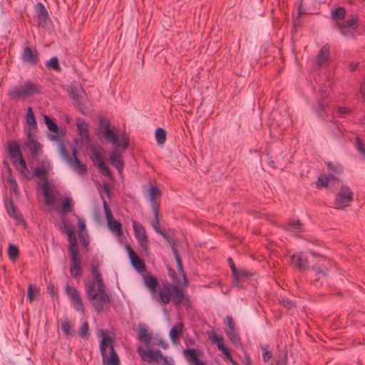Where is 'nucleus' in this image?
<instances>
[{"mask_svg":"<svg viewBox=\"0 0 365 365\" xmlns=\"http://www.w3.org/2000/svg\"><path fill=\"white\" fill-rule=\"evenodd\" d=\"M36 15L38 19V26L46 27L49 20V15L44 5L38 2L35 6Z\"/></svg>","mask_w":365,"mask_h":365,"instance_id":"obj_16","label":"nucleus"},{"mask_svg":"<svg viewBox=\"0 0 365 365\" xmlns=\"http://www.w3.org/2000/svg\"><path fill=\"white\" fill-rule=\"evenodd\" d=\"M69 96L73 100V106L82 113L86 114L88 112L86 103L82 95H86L83 88H71L68 91Z\"/></svg>","mask_w":365,"mask_h":365,"instance_id":"obj_7","label":"nucleus"},{"mask_svg":"<svg viewBox=\"0 0 365 365\" xmlns=\"http://www.w3.org/2000/svg\"><path fill=\"white\" fill-rule=\"evenodd\" d=\"M292 264L300 271H304L309 266L308 257L303 252L294 254L291 257Z\"/></svg>","mask_w":365,"mask_h":365,"instance_id":"obj_15","label":"nucleus"},{"mask_svg":"<svg viewBox=\"0 0 365 365\" xmlns=\"http://www.w3.org/2000/svg\"><path fill=\"white\" fill-rule=\"evenodd\" d=\"M41 86L27 81L23 86H15L8 91V96L13 100L18 101L26 98L39 94L41 93Z\"/></svg>","mask_w":365,"mask_h":365,"instance_id":"obj_4","label":"nucleus"},{"mask_svg":"<svg viewBox=\"0 0 365 365\" xmlns=\"http://www.w3.org/2000/svg\"><path fill=\"white\" fill-rule=\"evenodd\" d=\"M78 334L83 339H88L89 336V327L87 322H85L81 324Z\"/></svg>","mask_w":365,"mask_h":365,"instance_id":"obj_52","label":"nucleus"},{"mask_svg":"<svg viewBox=\"0 0 365 365\" xmlns=\"http://www.w3.org/2000/svg\"><path fill=\"white\" fill-rule=\"evenodd\" d=\"M70 254V274L73 278L80 277L82 274V265L78 248L68 250Z\"/></svg>","mask_w":365,"mask_h":365,"instance_id":"obj_9","label":"nucleus"},{"mask_svg":"<svg viewBox=\"0 0 365 365\" xmlns=\"http://www.w3.org/2000/svg\"><path fill=\"white\" fill-rule=\"evenodd\" d=\"M224 323L227 326V328L225 330H232L234 329H236L235 327V323L233 320V318L230 315H227L225 320Z\"/></svg>","mask_w":365,"mask_h":365,"instance_id":"obj_59","label":"nucleus"},{"mask_svg":"<svg viewBox=\"0 0 365 365\" xmlns=\"http://www.w3.org/2000/svg\"><path fill=\"white\" fill-rule=\"evenodd\" d=\"M161 236L169 243L173 255H175V253H178V250H177V245H178L177 240H175L167 232L162 233Z\"/></svg>","mask_w":365,"mask_h":365,"instance_id":"obj_45","label":"nucleus"},{"mask_svg":"<svg viewBox=\"0 0 365 365\" xmlns=\"http://www.w3.org/2000/svg\"><path fill=\"white\" fill-rule=\"evenodd\" d=\"M103 210L105 212L106 220L108 221L111 219L113 220V218H114L113 215L112 213V211H111L108 202L105 200H103Z\"/></svg>","mask_w":365,"mask_h":365,"instance_id":"obj_58","label":"nucleus"},{"mask_svg":"<svg viewBox=\"0 0 365 365\" xmlns=\"http://www.w3.org/2000/svg\"><path fill=\"white\" fill-rule=\"evenodd\" d=\"M329 104L327 102L324 100L318 101V108L317 109V114L319 117L323 118L324 120L327 117V108H328Z\"/></svg>","mask_w":365,"mask_h":365,"instance_id":"obj_46","label":"nucleus"},{"mask_svg":"<svg viewBox=\"0 0 365 365\" xmlns=\"http://www.w3.org/2000/svg\"><path fill=\"white\" fill-rule=\"evenodd\" d=\"M138 339L140 341L144 342L145 344L148 345L150 344L153 334L148 332V327L146 324L143 323L138 324Z\"/></svg>","mask_w":365,"mask_h":365,"instance_id":"obj_24","label":"nucleus"},{"mask_svg":"<svg viewBox=\"0 0 365 365\" xmlns=\"http://www.w3.org/2000/svg\"><path fill=\"white\" fill-rule=\"evenodd\" d=\"M133 227L135 237L140 245L143 250H146L148 246V237L144 227L136 221L133 222Z\"/></svg>","mask_w":365,"mask_h":365,"instance_id":"obj_12","label":"nucleus"},{"mask_svg":"<svg viewBox=\"0 0 365 365\" xmlns=\"http://www.w3.org/2000/svg\"><path fill=\"white\" fill-rule=\"evenodd\" d=\"M96 289V282L91 281L86 285V294L89 301L91 302H96L98 299V293L95 291Z\"/></svg>","mask_w":365,"mask_h":365,"instance_id":"obj_36","label":"nucleus"},{"mask_svg":"<svg viewBox=\"0 0 365 365\" xmlns=\"http://www.w3.org/2000/svg\"><path fill=\"white\" fill-rule=\"evenodd\" d=\"M329 185H330V182L324 176L319 177L318 178V180L317 182V185L318 188L325 187L329 186Z\"/></svg>","mask_w":365,"mask_h":365,"instance_id":"obj_62","label":"nucleus"},{"mask_svg":"<svg viewBox=\"0 0 365 365\" xmlns=\"http://www.w3.org/2000/svg\"><path fill=\"white\" fill-rule=\"evenodd\" d=\"M51 140H56L58 144V152L61 157L75 172L79 175H84L87 173L88 168L86 164L81 163L77 158L78 153V144L79 138H73L71 145V155L69 154L64 143V138H50Z\"/></svg>","mask_w":365,"mask_h":365,"instance_id":"obj_2","label":"nucleus"},{"mask_svg":"<svg viewBox=\"0 0 365 365\" xmlns=\"http://www.w3.org/2000/svg\"><path fill=\"white\" fill-rule=\"evenodd\" d=\"M39 186L43 190L45 205L47 207H53L55 204L56 199L50 191V185L48 182L46 181L41 184H39Z\"/></svg>","mask_w":365,"mask_h":365,"instance_id":"obj_20","label":"nucleus"},{"mask_svg":"<svg viewBox=\"0 0 365 365\" xmlns=\"http://www.w3.org/2000/svg\"><path fill=\"white\" fill-rule=\"evenodd\" d=\"M39 294V289L31 284L29 285L27 289V299L29 302H32Z\"/></svg>","mask_w":365,"mask_h":365,"instance_id":"obj_48","label":"nucleus"},{"mask_svg":"<svg viewBox=\"0 0 365 365\" xmlns=\"http://www.w3.org/2000/svg\"><path fill=\"white\" fill-rule=\"evenodd\" d=\"M20 164L21 168L20 172L21 173L25 176L28 180H31L32 178V176L29 175V170L27 168L26 161L24 160L23 158H21L20 161L18 162Z\"/></svg>","mask_w":365,"mask_h":365,"instance_id":"obj_51","label":"nucleus"},{"mask_svg":"<svg viewBox=\"0 0 365 365\" xmlns=\"http://www.w3.org/2000/svg\"><path fill=\"white\" fill-rule=\"evenodd\" d=\"M73 210V204L71 198L66 197L61 203V212L63 214L71 212Z\"/></svg>","mask_w":365,"mask_h":365,"instance_id":"obj_47","label":"nucleus"},{"mask_svg":"<svg viewBox=\"0 0 365 365\" xmlns=\"http://www.w3.org/2000/svg\"><path fill=\"white\" fill-rule=\"evenodd\" d=\"M209 338L213 344L217 345L220 351L226 347L224 344L223 338L222 336H219L215 332L212 331L209 336Z\"/></svg>","mask_w":365,"mask_h":365,"instance_id":"obj_42","label":"nucleus"},{"mask_svg":"<svg viewBox=\"0 0 365 365\" xmlns=\"http://www.w3.org/2000/svg\"><path fill=\"white\" fill-rule=\"evenodd\" d=\"M183 353L187 356L189 363L192 365H205L199 359L195 349H185L183 350Z\"/></svg>","mask_w":365,"mask_h":365,"instance_id":"obj_29","label":"nucleus"},{"mask_svg":"<svg viewBox=\"0 0 365 365\" xmlns=\"http://www.w3.org/2000/svg\"><path fill=\"white\" fill-rule=\"evenodd\" d=\"M62 229L63 230V232L68 236V240L69 242L68 250L78 249V245L73 226L64 221Z\"/></svg>","mask_w":365,"mask_h":365,"instance_id":"obj_17","label":"nucleus"},{"mask_svg":"<svg viewBox=\"0 0 365 365\" xmlns=\"http://www.w3.org/2000/svg\"><path fill=\"white\" fill-rule=\"evenodd\" d=\"M161 195V192L158 187L155 186H151L149 189V197L150 201L151 203V207L153 209V205H160L159 203H158L156 198L158 197H160Z\"/></svg>","mask_w":365,"mask_h":365,"instance_id":"obj_40","label":"nucleus"},{"mask_svg":"<svg viewBox=\"0 0 365 365\" xmlns=\"http://www.w3.org/2000/svg\"><path fill=\"white\" fill-rule=\"evenodd\" d=\"M346 11L344 7L339 6L335 10L331 11V19L336 22L344 20L346 16Z\"/></svg>","mask_w":365,"mask_h":365,"instance_id":"obj_39","label":"nucleus"},{"mask_svg":"<svg viewBox=\"0 0 365 365\" xmlns=\"http://www.w3.org/2000/svg\"><path fill=\"white\" fill-rule=\"evenodd\" d=\"M237 274H238L237 276H233L234 284L237 286L240 285V282L244 281L252 276V274L249 270L245 269H238Z\"/></svg>","mask_w":365,"mask_h":365,"instance_id":"obj_38","label":"nucleus"},{"mask_svg":"<svg viewBox=\"0 0 365 365\" xmlns=\"http://www.w3.org/2000/svg\"><path fill=\"white\" fill-rule=\"evenodd\" d=\"M100 262L96 257H93L91 264V274L93 277V281H97L98 279H101L102 276L99 271Z\"/></svg>","mask_w":365,"mask_h":365,"instance_id":"obj_37","label":"nucleus"},{"mask_svg":"<svg viewBox=\"0 0 365 365\" xmlns=\"http://www.w3.org/2000/svg\"><path fill=\"white\" fill-rule=\"evenodd\" d=\"M354 200V192L347 185H342L336 195L334 203L337 208L342 209L349 206Z\"/></svg>","mask_w":365,"mask_h":365,"instance_id":"obj_5","label":"nucleus"},{"mask_svg":"<svg viewBox=\"0 0 365 365\" xmlns=\"http://www.w3.org/2000/svg\"><path fill=\"white\" fill-rule=\"evenodd\" d=\"M76 126L80 137H90L88 123L81 118L76 119Z\"/></svg>","mask_w":365,"mask_h":365,"instance_id":"obj_35","label":"nucleus"},{"mask_svg":"<svg viewBox=\"0 0 365 365\" xmlns=\"http://www.w3.org/2000/svg\"><path fill=\"white\" fill-rule=\"evenodd\" d=\"M284 229L288 231L302 232V224L299 220L289 221L284 225Z\"/></svg>","mask_w":365,"mask_h":365,"instance_id":"obj_44","label":"nucleus"},{"mask_svg":"<svg viewBox=\"0 0 365 365\" xmlns=\"http://www.w3.org/2000/svg\"><path fill=\"white\" fill-rule=\"evenodd\" d=\"M154 218L151 222V225H159L160 224V220H159V215H160V205H153V209H152Z\"/></svg>","mask_w":365,"mask_h":365,"instance_id":"obj_55","label":"nucleus"},{"mask_svg":"<svg viewBox=\"0 0 365 365\" xmlns=\"http://www.w3.org/2000/svg\"><path fill=\"white\" fill-rule=\"evenodd\" d=\"M5 207L10 217L14 219L18 222L24 221L23 216L19 212L12 197H10L7 202H5Z\"/></svg>","mask_w":365,"mask_h":365,"instance_id":"obj_19","label":"nucleus"},{"mask_svg":"<svg viewBox=\"0 0 365 365\" xmlns=\"http://www.w3.org/2000/svg\"><path fill=\"white\" fill-rule=\"evenodd\" d=\"M225 334L234 345L237 346L241 344V339L239 334L237 333L236 329L225 330Z\"/></svg>","mask_w":365,"mask_h":365,"instance_id":"obj_41","label":"nucleus"},{"mask_svg":"<svg viewBox=\"0 0 365 365\" xmlns=\"http://www.w3.org/2000/svg\"><path fill=\"white\" fill-rule=\"evenodd\" d=\"M356 148L359 150V152L365 158V147L363 145L361 138H356Z\"/></svg>","mask_w":365,"mask_h":365,"instance_id":"obj_64","label":"nucleus"},{"mask_svg":"<svg viewBox=\"0 0 365 365\" xmlns=\"http://www.w3.org/2000/svg\"><path fill=\"white\" fill-rule=\"evenodd\" d=\"M108 228L118 237L123 235L122 224L115 218L107 221Z\"/></svg>","mask_w":365,"mask_h":365,"instance_id":"obj_34","label":"nucleus"},{"mask_svg":"<svg viewBox=\"0 0 365 365\" xmlns=\"http://www.w3.org/2000/svg\"><path fill=\"white\" fill-rule=\"evenodd\" d=\"M21 59L24 63L34 66L39 61L38 52L36 48L32 49L29 46H26L23 50Z\"/></svg>","mask_w":365,"mask_h":365,"instance_id":"obj_14","label":"nucleus"},{"mask_svg":"<svg viewBox=\"0 0 365 365\" xmlns=\"http://www.w3.org/2000/svg\"><path fill=\"white\" fill-rule=\"evenodd\" d=\"M287 355L284 354H280L277 359L274 361V363H272V365H287Z\"/></svg>","mask_w":365,"mask_h":365,"instance_id":"obj_60","label":"nucleus"},{"mask_svg":"<svg viewBox=\"0 0 365 365\" xmlns=\"http://www.w3.org/2000/svg\"><path fill=\"white\" fill-rule=\"evenodd\" d=\"M46 66L48 68H52L57 72L61 71V68L59 65L58 59L56 56L51 57L48 61H46Z\"/></svg>","mask_w":365,"mask_h":365,"instance_id":"obj_50","label":"nucleus"},{"mask_svg":"<svg viewBox=\"0 0 365 365\" xmlns=\"http://www.w3.org/2000/svg\"><path fill=\"white\" fill-rule=\"evenodd\" d=\"M138 352L141 356L142 359L145 361L151 363L153 361H159L160 359H163L165 364L168 363V357L163 356L160 350H144L142 347L138 348Z\"/></svg>","mask_w":365,"mask_h":365,"instance_id":"obj_11","label":"nucleus"},{"mask_svg":"<svg viewBox=\"0 0 365 365\" xmlns=\"http://www.w3.org/2000/svg\"><path fill=\"white\" fill-rule=\"evenodd\" d=\"M145 286L148 288L153 296L157 294V287L158 285V279L153 274L148 273L143 277Z\"/></svg>","mask_w":365,"mask_h":365,"instance_id":"obj_22","label":"nucleus"},{"mask_svg":"<svg viewBox=\"0 0 365 365\" xmlns=\"http://www.w3.org/2000/svg\"><path fill=\"white\" fill-rule=\"evenodd\" d=\"M184 325L182 322L174 325L170 330L169 336L171 341L175 344L180 338L183 332Z\"/></svg>","mask_w":365,"mask_h":365,"instance_id":"obj_27","label":"nucleus"},{"mask_svg":"<svg viewBox=\"0 0 365 365\" xmlns=\"http://www.w3.org/2000/svg\"><path fill=\"white\" fill-rule=\"evenodd\" d=\"M174 257H175L176 263H177L178 273H179V274H180L182 276V279H183L182 284L185 287H186L189 284V280L187 277L186 272L184 271L181 257H180L178 253H175L174 255Z\"/></svg>","mask_w":365,"mask_h":365,"instance_id":"obj_32","label":"nucleus"},{"mask_svg":"<svg viewBox=\"0 0 365 365\" xmlns=\"http://www.w3.org/2000/svg\"><path fill=\"white\" fill-rule=\"evenodd\" d=\"M74 324L68 319H64L61 320V329L62 331L63 332L64 335L66 336H73L74 335V331H73Z\"/></svg>","mask_w":365,"mask_h":365,"instance_id":"obj_33","label":"nucleus"},{"mask_svg":"<svg viewBox=\"0 0 365 365\" xmlns=\"http://www.w3.org/2000/svg\"><path fill=\"white\" fill-rule=\"evenodd\" d=\"M8 256L11 261L16 260L19 256V250L17 246L9 244L8 247Z\"/></svg>","mask_w":365,"mask_h":365,"instance_id":"obj_49","label":"nucleus"},{"mask_svg":"<svg viewBox=\"0 0 365 365\" xmlns=\"http://www.w3.org/2000/svg\"><path fill=\"white\" fill-rule=\"evenodd\" d=\"M79 240L84 248H87L89 245L88 236L87 234L79 233Z\"/></svg>","mask_w":365,"mask_h":365,"instance_id":"obj_61","label":"nucleus"},{"mask_svg":"<svg viewBox=\"0 0 365 365\" xmlns=\"http://www.w3.org/2000/svg\"><path fill=\"white\" fill-rule=\"evenodd\" d=\"M108 140L113 148V151H117V153L123 154L128 148L130 138H106Z\"/></svg>","mask_w":365,"mask_h":365,"instance_id":"obj_18","label":"nucleus"},{"mask_svg":"<svg viewBox=\"0 0 365 365\" xmlns=\"http://www.w3.org/2000/svg\"><path fill=\"white\" fill-rule=\"evenodd\" d=\"M102 339L99 344L103 365H120V359L114 349L113 339L103 330L99 331Z\"/></svg>","mask_w":365,"mask_h":365,"instance_id":"obj_3","label":"nucleus"},{"mask_svg":"<svg viewBox=\"0 0 365 365\" xmlns=\"http://www.w3.org/2000/svg\"><path fill=\"white\" fill-rule=\"evenodd\" d=\"M95 282L98 289V298L96 302H93V306L98 313H101L103 311V305L110 303V297L106 291V285L103 279Z\"/></svg>","mask_w":365,"mask_h":365,"instance_id":"obj_6","label":"nucleus"},{"mask_svg":"<svg viewBox=\"0 0 365 365\" xmlns=\"http://www.w3.org/2000/svg\"><path fill=\"white\" fill-rule=\"evenodd\" d=\"M327 166L328 170L336 174L340 175L343 173V168L339 164H334L332 162H329L327 163Z\"/></svg>","mask_w":365,"mask_h":365,"instance_id":"obj_54","label":"nucleus"},{"mask_svg":"<svg viewBox=\"0 0 365 365\" xmlns=\"http://www.w3.org/2000/svg\"><path fill=\"white\" fill-rule=\"evenodd\" d=\"M167 270L173 283L165 281L162 284L158 293V301L162 304H168L172 299L176 306L182 304H187L190 303L189 297L185 294L175 271L170 267H167Z\"/></svg>","mask_w":365,"mask_h":365,"instance_id":"obj_1","label":"nucleus"},{"mask_svg":"<svg viewBox=\"0 0 365 365\" xmlns=\"http://www.w3.org/2000/svg\"><path fill=\"white\" fill-rule=\"evenodd\" d=\"M71 302H72V304L73 305V307L77 311L83 313L84 307H83V304L82 302L81 297L80 295L78 297H77V298H75V299H73V300H71Z\"/></svg>","mask_w":365,"mask_h":365,"instance_id":"obj_56","label":"nucleus"},{"mask_svg":"<svg viewBox=\"0 0 365 365\" xmlns=\"http://www.w3.org/2000/svg\"><path fill=\"white\" fill-rule=\"evenodd\" d=\"M91 159L93 161L94 165L98 168V171L106 177L111 176V171L110 168L105 164L103 156L96 148H92L91 150Z\"/></svg>","mask_w":365,"mask_h":365,"instance_id":"obj_10","label":"nucleus"},{"mask_svg":"<svg viewBox=\"0 0 365 365\" xmlns=\"http://www.w3.org/2000/svg\"><path fill=\"white\" fill-rule=\"evenodd\" d=\"M26 121L28 125L27 137H32V132H35L37 129V123L35 115L31 107H29L26 115Z\"/></svg>","mask_w":365,"mask_h":365,"instance_id":"obj_21","label":"nucleus"},{"mask_svg":"<svg viewBox=\"0 0 365 365\" xmlns=\"http://www.w3.org/2000/svg\"><path fill=\"white\" fill-rule=\"evenodd\" d=\"M9 153L10 155L11 161L14 164H16L20 161L21 158H23L19 145L17 143H14L13 144L9 145Z\"/></svg>","mask_w":365,"mask_h":365,"instance_id":"obj_26","label":"nucleus"},{"mask_svg":"<svg viewBox=\"0 0 365 365\" xmlns=\"http://www.w3.org/2000/svg\"><path fill=\"white\" fill-rule=\"evenodd\" d=\"M65 290L66 294L69 297L71 300L77 298V297L80 295L76 288L70 287L69 285L66 286Z\"/></svg>","mask_w":365,"mask_h":365,"instance_id":"obj_53","label":"nucleus"},{"mask_svg":"<svg viewBox=\"0 0 365 365\" xmlns=\"http://www.w3.org/2000/svg\"><path fill=\"white\" fill-rule=\"evenodd\" d=\"M111 165L119 172L124 168V162L122 159V154L117 153V151H112L109 155Z\"/></svg>","mask_w":365,"mask_h":365,"instance_id":"obj_30","label":"nucleus"},{"mask_svg":"<svg viewBox=\"0 0 365 365\" xmlns=\"http://www.w3.org/2000/svg\"><path fill=\"white\" fill-rule=\"evenodd\" d=\"M279 304L288 310H292L294 307V302L288 298H282L279 299Z\"/></svg>","mask_w":365,"mask_h":365,"instance_id":"obj_57","label":"nucleus"},{"mask_svg":"<svg viewBox=\"0 0 365 365\" xmlns=\"http://www.w3.org/2000/svg\"><path fill=\"white\" fill-rule=\"evenodd\" d=\"M43 118L48 130L54 133L48 134V137H60L58 135V126L54 119L46 114L43 115Z\"/></svg>","mask_w":365,"mask_h":365,"instance_id":"obj_25","label":"nucleus"},{"mask_svg":"<svg viewBox=\"0 0 365 365\" xmlns=\"http://www.w3.org/2000/svg\"><path fill=\"white\" fill-rule=\"evenodd\" d=\"M126 250L131 264L134 269L139 272H145L146 271V267L143 261L138 257L130 245H126Z\"/></svg>","mask_w":365,"mask_h":365,"instance_id":"obj_13","label":"nucleus"},{"mask_svg":"<svg viewBox=\"0 0 365 365\" xmlns=\"http://www.w3.org/2000/svg\"><path fill=\"white\" fill-rule=\"evenodd\" d=\"M28 141L26 146L30 150L31 155L33 158H36L39 155L42 145L40 143L36 140L34 138H27Z\"/></svg>","mask_w":365,"mask_h":365,"instance_id":"obj_31","label":"nucleus"},{"mask_svg":"<svg viewBox=\"0 0 365 365\" xmlns=\"http://www.w3.org/2000/svg\"><path fill=\"white\" fill-rule=\"evenodd\" d=\"M330 46L325 44L322 46L317 55L318 67L322 66L329 58Z\"/></svg>","mask_w":365,"mask_h":365,"instance_id":"obj_28","label":"nucleus"},{"mask_svg":"<svg viewBox=\"0 0 365 365\" xmlns=\"http://www.w3.org/2000/svg\"><path fill=\"white\" fill-rule=\"evenodd\" d=\"M48 173V169L44 166V163H43L41 167H36L34 170V175L37 177L41 180H46V176Z\"/></svg>","mask_w":365,"mask_h":365,"instance_id":"obj_43","label":"nucleus"},{"mask_svg":"<svg viewBox=\"0 0 365 365\" xmlns=\"http://www.w3.org/2000/svg\"><path fill=\"white\" fill-rule=\"evenodd\" d=\"M312 270L314 271L317 274H322L324 276L328 274V269L327 267H322L321 266L314 265L312 267Z\"/></svg>","mask_w":365,"mask_h":365,"instance_id":"obj_63","label":"nucleus"},{"mask_svg":"<svg viewBox=\"0 0 365 365\" xmlns=\"http://www.w3.org/2000/svg\"><path fill=\"white\" fill-rule=\"evenodd\" d=\"M115 130V128H110V123L108 118L101 116L95 129V133L98 137H120Z\"/></svg>","mask_w":365,"mask_h":365,"instance_id":"obj_8","label":"nucleus"},{"mask_svg":"<svg viewBox=\"0 0 365 365\" xmlns=\"http://www.w3.org/2000/svg\"><path fill=\"white\" fill-rule=\"evenodd\" d=\"M358 22L357 16H352L350 19L345 21L344 23L335 22L334 27L343 34L346 35L349 29H353Z\"/></svg>","mask_w":365,"mask_h":365,"instance_id":"obj_23","label":"nucleus"}]
</instances>
